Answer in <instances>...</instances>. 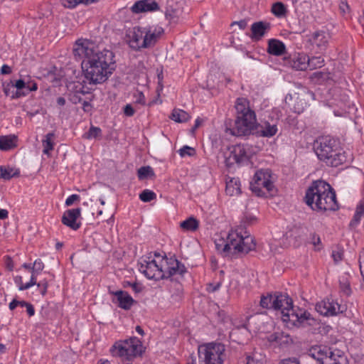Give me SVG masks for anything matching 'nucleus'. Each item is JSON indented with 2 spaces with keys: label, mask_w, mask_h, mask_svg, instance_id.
Here are the masks:
<instances>
[{
  "label": "nucleus",
  "mask_w": 364,
  "mask_h": 364,
  "mask_svg": "<svg viewBox=\"0 0 364 364\" xmlns=\"http://www.w3.org/2000/svg\"><path fill=\"white\" fill-rule=\"evenodd\" d=\"M73 53L75 56L86 59L82 63V68L89 84L105 82L116 69L114 53L107 49L100 50L88 40L77 41Z\"/></svg>",
  "instance_id": "1"
},
{
  "label": "nucleus",
  "mask_w": 364,
  "mask_h": 364,
  "mask_svg": "<svg viewBox=\"0 0 364 364\" xmlns=\"http://www.w3.org/2000/svg\"><path fill=\"white\" fill-rule=\"evenodd\" d=\"M256 222L257 218L255 215L245 213L240 225L235 231H231L228 235L227 241L222 248V253L225 257L231 259H237L255 250V238L246 230V227Z\"/></svg>",
  "instance_id": "2"
},
{
  "label": "nucleus",
  "mask_w": 364,
  "mask_h": 364,
  "mask_svg": "<svg viewBox=\"0 0 364 364\" xmlns=\"http://www.w3.org/2000/svg\"><path fill=\"white\" fill-rule=\"evenodd\" d=\"M273 309L281 310L283 321L293 326L316 328L320 326L318 319L314 318L309 311L299 307L295 309L292 299L287 293L274 292Z\"/></svg>",
  "instance_id": "3"
},
{
  "label": "nucleus",
  "mask_w": 364,
  "mask_h": 364,
  "mask_svg": "<svg viewBox=\"0 0 364 364\" xmlns=\"http://www.w3.org/2000/svg\"><path fill=\"white\" fill-rule=\"evenodd\" d=\"M304 201L317 212L335 211L339 208L333 188L322 180L312 182L306 191Z\"/></svg>",
  "instance_id": "4"
},
{
  "label": "nucleus",
  "mask_w": 364,
  "mask_h": 364,
  "mask_svg": "<svg viewBox=\"0 0 364 364\" xmlns=\"http://www.w3.org/2000/svg\"><path fill=\"white\" fill-rule=\"evenodd\" d=\"M313 148L318 159L328 166L337 167L346 161L339 140L331 136L318 137Z\"/></svg>",
  "instance_id": "5"
},
{
  "label": "nucleus",
  "mask_w": 364,
  "mask_h": 364,
  "mask_svg": "<svg viewBox=\"0 0 364 364\" xmlns=\"http://www.w3.org/2000/svg\"><path fill=\"white\" fill-rule=\"evenodd\" d=\"M145 348L141 341L135 336L116 341L110 348L114 357L120 358L126 364L132 363L135 358L142 357Z\"/></svg>",
  "instance_id": "6"
},
{
  "label": "nucleus",
  "mask_w": 364,
  "mask_h": 364,
  "mask_svg": "<svg viewBox=\"0 0 364 364\" xmlns=\"http://www.w3.org/2000/svg\"><path fill=\"white\" fill-rule=\"evenodd\" d=\"M225 346L220 343H208L198 347L201 364H223Z\"/></svg>",
  "instance_id": "7"
},
{
  "label": "nucleus",
  "mask_w": 364,
  "mask_h": 364,
  "mask_svg": "<svg viewBox=\"0 0 364 364\" xmlns=\"http://www.w3.org/2000/svg\"><path fill=\"white\" fill-rule=\"evenodd\" d=\"M256 124L255 113L252 110H247L245 113L237 115L235 122V127L230 129L232 135L241 136L252 133Z\"/></svg>",
  "instance_id": "8"
},
{
  "label": "nucleus",
  "mask_w": 364,
  "mask_h": 364,
  "mask_svg": "<svg viewBox=\"0 0 364 364\" xmlns=\"http://www.w3.org/2000/svg\"><path fill=\"white\" fill-rule=\"evenodd\" d=\"M139 269L149 279H154L155 281L164 279V272L154 259L144 260L143 262H140Z\"/></svg>",
  "instance_id": "9"
},
{
  "label": "nucleus",
  "mask_w": 364,
  "mask_h": 364,
  "mask_svg": "<svg viewBox=\"0 0 364 364\" xmlns=\"http://www.w3.org/2000/svg\"><path fill=\"white\" fill-rule=\"evenodd\" d=\"M315 309L321 315L326 316H335L339 313H343L344 311L343 307L329 299L318 302Z\"/></svg>",
  "instance_id": "10"
},
{
  "label": "nucleus",
  "mask_w": 364,
  "mask_h": 364,
  "mask_svg": "<svg viewBox=\"0 0 364 364\" xmlns=\"http://www.w3.org/2000/svg\"><path fill=\"white\" fill-rule=\"evenodd\" d=\"M164 28L161 26H148L144 27V37L141 41L143 48H149L155 46L159 39L164 33Z\"/></svg>",
  "instance_id": "11"
},
{
  "label": "nucleus",
  "mask_w": 364,
  "mask_h": 364,
  "mask_svg": "<svg viewBox=\"0 0 364 364\" xmlns=\"http://www.w3.org/2000/svg\"><path fill=\"white\" fill-rule=\"evenodd\" d=\"M272 178V171L269 169H260L257 171L250 182V189L259 197H267V193L261 189L259 183Z\"/></svg>",
  "instance_id": "12"
},
{
  "label": "nucleus",
  "mask_w": 364,
  "mask_h": 364,
  "mask_svg": "<svg viewBox=\"0 0 364 364\" xmlns=\"http://www.w3.org/2000/svg\"><path fill=\"white\" fill-rule=\"evenodd\" d=\"M330 35L324 31H316L313 33L309 42L314 48H316V52L318 53H324L328 46V41Z\"/></svg>",
  "instance_id": "13"
},
{
  "label": "nucleus",
  "mask_w": 364,
  "mask_h": 364,
  "mask_svg": "<svg viewBox=\"0 0 364 364\" xmlns=\"http://www.w3.org/2000/svg\"><path fill=\"white\" fill-rule=\"evenodd\" d=\"M144 28L140 26H134L132 29L127 31L126 36L127 42L131 48L134 50H140L143 48L141 41L144 37Z\"/></svg>",
  "instance_id": "14"
},
{
  "label": "nucleus",
  "mask_w": 364,
  "mask_h": 364,
  "mask_svg": "<svg viewBox=\"0 0 364 364\" xmlns=\"http://www.w3.org/2000/svg\"><path fill=\"white\" fill-rule=\"evenodd\" d=\"M249 157L247 154L246 149L243 145L237 144L232 146L230 150L229 156L226 157L225 163L228 166L236 163L242 164L247 162Z\"/></svg>",
  "instance_id": "15"
},
{
  "label": "nucleus",
  "mask_w": 364,
  "mask_h": 364,
  "mask_svg": "<svg viewBox=\"0 0 364 364\" xmlns=\"http://www.w3.org/2000/svg\"><path fill=\"white\" fill-rule=\"evenodd\" d=\"M164 258L166 259L168 267L164 272V279L170 278L171 277L179 274L181 276H183V274L187 272V269L185 265L178 261L175 257L167 258L165 255Z\"/></svg>",
  "instance_id": "16"
},
{
  "label": "nucleus",
  "mask_w": 364,
  "mask_h": 364,
  "mask_svg": "<svg viewBox=\"0 0 364 364\" xmlns=\"http://www.w3.org/2000/svg\"><path fill=\"white\" fill-rule=\"evenodd\" d=\"M333 352V350L326 346L316 345L309 349L308 354L316 360L319 364H321V363H326L329 359V355H331Z\"/></svg>",
  "instance_id": "17"
},
{
  "label": "nucleus",
  "mask_w": 364,
  "mask_h": 364,
  "mask_svg": "<svg viewBox=\"0 0 364 364\" xmlns=\"http://www.w3.org/2000/svg\"><path fill=\"white\" fill-rule=\"evenodd\" d=\"M80 208L65 211L61 219L62 223L73 230H77L80 227V223L77 222V219L80 216Z\"/></svg>",
  "instance_id": "18"
},
{
  "label": "nucleus",
  "mask_w": 364,
  "mask_h": 364,
  "mask_svg": "<svg viewBox=\"0 0 364 364\" xmlns=\"http://www.w3.org/2000/svg\"><path fill=\"white\" fill-rule=\"evenodd\" d=\"M271 29V23L267 21H257L251 26L250 37L253 41H260Z\"/></svg>",
  "instance_id": "19"
},
{
  "label": "nucleus",
  "mask_w": 364,
  "mask_h": 364,
  "mask_svg": "<svg viewBox=\"0 0 364 364\" xmlns=\"http://www.w3.org/2000/svg\"><path fill=\"white\" fill-rule=\"evenodd\" d=\"M109 293L115 296V300L113 299V302L117 303V306L124 310H129L136 303L135 300L125 291L119 290L109 291Z\"/></svg>",
  "instance_id": "20"
},
{
  "label": "nucleus",
  "mask_w": 364,
  "mask_h": 364,
  "mask_svg": "<svg viewBox=\"0 0 364 364\" xmlns=\"http://www.w3.org/2000/svg\"><path fill=\"white\" fill-rule=\"evenodd\" d=\"M309 56L305 53H294L287 59L289 67L296 70H305L308 68Z\"/></svg>",
  "instance_id": "21"
},
{
  "label": "nucleus",
  "mask_w": 364,
  "mask_h": 364,
  "mask_svg": "<svg viewBox=\"0 0 364 364\" xmlns=\"http://www.w3.org/2000/svg\"><path fill=\"white\" fill-rule=\"evenodd\" d=\"M134 14H140L142 12L155 11L159 10L158 3L152 0H140L134 3L131 8Z\"/></svg>",
  "instance_id": "22"
},
{
  "label": "nucleus",
  "mask_w": 364,
  "mask_h": 364,
  "mask_svg": "<svg viewBox=\"0 0 364 364\" xmlns=\"http://www.w3.org/2000/svg\"><path fill=\"white\" fill-rule=\"evenodd\" d=\"M268 53L275 56H281L286 53V46L283 42L279 40L272 38L268 41L267 49Z\"/></svg>",
  "instance_id": "23"
},
{
  "label": "nucleus",
  "mask_w": 364,
  "mask_h": 364,
  "mask_svg": "<svg viewBox=\"0 0 364 364\" xmlns=\"http://www.w3.org/2000/svg\"><path fill=\"white\" fill-rule=\"evenodd\" d=\"M18 138L14 134L0 136V150L9 151L17 146Z\"/></svg>",
  "instance_id": "24"
},
{
  "label": "nucleus",
  "mask_w": 364,
  "mask_h": 364,
  "mask_svg": "<svg viewBox=\"0 0 364 364\" xmlns=\"http://www.w3.org/2000/svg\"><path fill=\"white\" fill-rule=\"evenodd\" d=\"M268 341L270 343H277L279 346H286L292 343L290 336L281 331L274 332L269 335Z\"/></svg>",
  "instance_id": "25"
},
{
  "label": "nucleus",
  "mask_w": 364,
  "mask_h": 364,
  "mask_svg": "<svg viewBox=\"0 0 364 364\" xmlns=\"http://www.w3.org/2000/svg\"><path fill=\"white\" fill-rule=\"evenodd\" d=\"M321 364H348V360L343 352L335 349L326 363Z\"/></svg>",
  "instance_id": "26"
},
{
  "label": "nucleus",
  "mask_w": 364,
  "mask_h": 364,
  "mask_svg": "<svg viewBox=\"0 0 364 364\" xmlns=\"http://www.w3.org/2000/svg\"><path fill=\"white\" fill-rule=\"evenodd\" d=\"M13 85L15 87V92L13 93L14 95V96H13V99H18L27 95V82L23 80H17L15 82H13Z\"/></svg>",
  "instance_id": "27"
},
{
  "label": "nucleus",
  "mask_w": 364,
  "mask_h": 364,
  "mask_svg": "<svg viewBox=\"0 0 364 364\" xmlns=\"http://www.w3.org/2000/svg\"><path fill=\"white\" fill-rule=\"evenodd\" d=\"M180 227L185 231L194 232L198 229L199 221L196 218L191 216L182 221Z\"/></svg>",
  "instance_id": "28"
},
{
  "label": "nucleus",
  "mask_w": 364,
  "mask_h": 364,
  "mask_svg": "<svg viewBox=\"0 0 364 364\" xmlns=\"http://www.w3.org/2000/svg\"><path fill=\"white\" fill-rule=\"evenodd\" d=\"M170 118L176 122L183 123L187 122L191 118V116L183 109H174Z\"/></svg>",
  "instance_id": "29"
},
{
  "label": "nucleus",
  "mask_w": 364,
  "mask_h": 364,
  "mask_svg": "<svg viewBox=\"0 0 364 364\" xmlns=\"http://www.w3.org/2000/svg\"><path fill=\"white\" fill-rule=\"evenodd\" d=\"M20 171L11 167L0 166V178L10 180L13 177L18 176Z\"/></svg>",
  "instance_id": "30"
},
{
  "label": "nucleus",
  "mask_w": 364,
  "mask_h": 364,
  "mask_svg": "<svg viewBox=\"0 0 364 364\" xmlns=\"http://www.w3.org/2000/svg\"><path fill=\"white\" fill-rule=\"evenodd\" d=\"M271 11L276 17L282 18L286 16L288 10L284 4L278 1L272 4Z\"/></svg>",
  "instance_id": "31"
},
{
  "label": "nucleus",
  "mask_w": 364,
  "mask_h": 364,
  "mask_svg": "<svg viewBox=\"0 0 364 364\" xmlns=\"http://www.w3.org/2000/svg\"><path fill=\"white\" fill-rule=\"evenodd\" d=\"M181 13V12L178 7H174L173 5L168 4L166 9L165 16L167 19L176 22Z\"/></svg>",
  "instance_id": "32"
},
{
  "label": "nucleus",
  "mask_w": 364,
  "mask_h": 364,
  "mask_svg": "<svg viewBox=\"0 0 364 364\" xmlns=\"http://www.w3.org/2000/svg\"><path fill=\"white\" fill-rule=\"evenodd\" d=\"M274 292L267 293V295H262L259 306L263 309H273Z\"/></svg>",
  "instance_id": "33"
},
{
  "label": "nucleus",
  "mask_w": 364,
  "mask_h": 364,
  "mask_svg": "<svg viewBox=\"0 0 364 364\" xmlns=\"http://www.w3.org/2000/svg\"><path fill=\"white\" fill-rule=\"evenodd\" d=\"M137 176L139 180L152 178L155 177L153 168L149 166H141L137 171Z\"/></svg>",
  "instance_id": "34"
},
{
  "label": "nucleus",
  "mask_w": 364,
  "mask_h": 364,
  "mask_svg": "<svg viewBox=\"0 0 364 364\" xmlns=\"http://www.w3.org/2000/svg\"><path fill=\"white\" fill-rule=\"evenodd\" d=\"M54 137L55 134L53 132H50L46 135V139L42 141L43 146V154H48L49 152L53 149L54 143L53 142V139Z\"/></svg>",
  "instance_id": "35"
},
{
  "label": "nucleus",
  "mask_w": 364,
  "mask_h": 364,
  "mask_svg": "<svg viewBox=\"0 0 364 364\" xmlns=\"http://www.w3.org/2000/svg\"><path fill=\"white\" fill-rule=\"evenodd\" d=\"M277 132V127L276 124H271L268 122H265L262 127V136L265 137H271L276 134Z\"/></svg>",
  "instance_id": "36"
},
{
  "label": "nucleus",
  "mask_w": 364,
  "mask_h": 364,
  "mask_svg": "<svg viewBox=\"0 0 364 364\" xmlns=\"http://www.w3.org/2000/svg\"><path fill=\"white\" fill-rule=\"evenodd\" d=\"M308 68L311 70L316 69L317 68H321L323 65L324 60L321 56H312L310 58L309 56Z\"/></svg>",
  "instance_id": "37"
},
{
  "label": "nucleus",
  "mask_w": 364,
  "mask_h": 364,
  "mask_svg": "<svg viewBox=\"0 0 364 364\" xmlns=\"http://www.w3.org/2000/svg\"><path fill=\"white\" fill-rule=\"evenodd\" d=\"M102 136V129L100 127L92 125L88 132L84 134V137L87 139H97Z\"/></svg>",
  "instance_id": "38"
},
{
  "label": "nucleus",
  "mask_w": 364,
  "mask_h": 364,
  "mask_svg": "<svg viewBox=\"0 0 364 364\" xmlns=\"http://www.w3.org/2000/svg\"><path fill=\"white\" fill-rule=\"evenodd\" d=\"M364 215L363 208H359L357 206L355 213L353 215V218L350 222L349 227L350 228H355L359 223L361 219V217Z\"/></svg>",
  "instance_id": "39"
},
{
  "label": "nucleus",
  "mask_w": 364,
  "mask_h": 364,
  "mask_svg": "<svg viewBox=\"0 0 364 364\" xmlns=\"http://www.w3.org/2000/svg\"><path fill=\"white\" fill-rule=\"evenodd\" d=\"M139 198L141 201L148 203L156 198V194L149 189L144 190L139 194Z\"/></svg>",
  "instance_id": "40"
},
{
  "label": "nucleus",
  "mask_w": 364,
  "mask_h": 364,
  "mask_svg": "<svg viewBox=\"0 0 364 364\" xmlns=\"http://www.w3.org/2000/svg\"><path fill=\"white\" fill-rule=\"evenodd\" d=\"M235 108L237 115H241L246 112L247 110H251L249 107H246V100L243 98H238L236 102Z\"/></svg>",
  "instance_id": "41"
},
{
  "label": "nucleus",
  "mask_w": 364,
  "mask_h": 364,
  "mask_svg": "<svg viewBox=\"0 0 364 364\" xmlns=\"http://www.w3.org/2000/svg\"><path fill=\"white\" fill-rule=\"evenodd\" d=\"M178 153L181 157H185L186 156H193L196 155V151L194 148L186 145L178 150Z\"/></svg>",
  "instance_id": "42"
},
{
  "label": "nucleus",
  "mask_w": 364,
  "mask_h": 364,
  "mask_svg": "<svg viewBox=\"0 0 364 364\" xmlns=\"http://www.w3.org/2000/svg\"><path fill=\"white\" fill-rule=\"evenodd\" d=\"M340 288L346 295L349 296L351 294L350 283L348 282L347 278L343 277L340 280Z\"/></svg>",
  "instance_id": "43"
},
{
  "label": "nucleus",
  "mask_w": 364,
  "mask_h": 364,
  "mask_svg": "<svg viewBox=\"0 0 364 364\" xmlns=\"http://www.w3.org/2000/svg\"><path fill=\"white\" fill-rule=\"evenodd\" d=\"M3 90L6 96H10L11 99H13V96H14L13 93L15 92V87H14L13 81H10V82L6 84L4 83Z\"/></svg>",
  "instance_id": "44"
},
{
  "label": "nucleus",
  "mask_w": 364,
  "mask_h": 364,
  "mask_svg": "<svg viewBox=\"0 0 364 364\" xmlns=\"http://www.w3.org/2000/svg\"><path fill=\"white\" fill-rule=\"evenodd\" d=\"M86 92H85L82 88H80L79 90H77L75 93L70 95L69 100L70 102L73 104H77L81 102L82 97H80V94L85 95Z\"/></svg>",
  "instance_id": "45"
},
{
  "label": "nucleus",
  "mask_w": 364,
  "mask_h": 364,
  "mask_svg": "<svg viewBox=\"0 0 364 364\" xmlns=\"http://www.w3.org/2000/svg\"><path fill=\"white\" fill-rule=\"evenodd\" d=\"M259 186L261 187L262 190H263V188H265V190H266L265 192L267 193L272 191L274 188L272 178H270L266 181H263V182H261L259 183Z\"/></svg>",
  "instance_id": "46"
},
{
  "label": "nucleus",
  "mask_w": 364,
  "mask_h": 364,
  "mask_svg": "<svg viewBox=\"0 0 364 364\" xmlns=\"http://www.w3.org/2000/svg\"><path fill=\"white\" fill-rule=\"evenodd\" d=\"M63 6L69 9L75 8L79 4H83V0H60Z\"/></svg>",
  "instance_id": "47"
},
{
  "label": "nucleus",
  "mask_w": 364,
  "mask_h": 364,
  "mask_svg": "<svg viewBox=\"0 0 364 364\" xmlns=\"http://www.w3.org/2000/svg\"><path fill=\"white\" fill-rule=\"evenodd\" d=\"M235 188H232V185L230 183H227L226 186V192L227 193L230 194V196L234 195L235 193L237 195H239L241 193V190L240 188V184H237V182H235Z\"/></svg>",
  "instance_id": "48"
},
{
  "label": "nucleus",
  "mask_w": 364,
  "mask_h": 364,
  "mask_svg": "<svg viewBox=\"0 0 364 364\" xmlns=\"http://www.w3.org/2000/svg\"><path fill=\"white\" fill-rule=\"evenodd\" d=\"M44 268V264L41 261V259H38L35 260L32 266V272H36V274H39Z\"/></svg>",
  "instance_id": "49"
},
{
  "label": "nucleus",
  "mask_w": 364,
  "mask_h": 364,
  "mask_svg": "<svg viewBox=\"0 0 364 364\" xmlns=\"http://www.w3.org/2000/svg\"><path fill=\"white\" fill-rule=\"evenodd\" d=\"M311 78L318 83H321L326 79V74L322 72H315L312 74Z\"/></svg>",
  "instance_id": "50"
},
{
  "label": "nucleus",
  "mask_w": 364,
  "mask_h": 364,
  "mask_svg": "<svg viewBox=\"0 0 364 364\" xmlns=\"http://www.w3.org/2000/svg\"><path fill=\"white\" fill-rule=\"evenodd\" d=\"M310 243L316 247L317 245H321V238L315 232L311 233L309 237Z\"/></svg>",
  "instance_id": "51"
},
{
  "label": "nucleus",
  "mask_w": 364,
  "mask_h": 364,
  "mask_svg": "<svg viewBox=\"0 0 364 364\" xmlns=\"http://www.w3.org/2000/svg\"><path fill=\"white\" fill-rule=\"evenodd\" d=\"M36 285L39 287L40 292L42 296H45L47 293V289H48V282L46 280L41 281L40 282L37 283Z\"/></svg>",
  "instance_id": "52"
},
{
  "label": "nucleus",
  "mask_w": 364,
  "mask_h": 364,
  "mask_svg": "<svg viewBox=\"0 0 364 364\" xmlns=\"http://www.w3.org/2000/svg\"><path fill=\"white\" fill-rule=\"evenodd\" d=\"M255 317L253 316H250L247 317V321L245 323H242L241 326H239L237 328H244L247 330H250L249 328L252 327V324L253 321H255Z\"/></svg>",
  "instance_id": "53"
},
{
  "label": "nucleus",
  "mask_w": 364,
  "mask_h": 364,
  "mask_svg": "<svg viewBox=\"0 0 364 364\" xmlns=\"http://www.w3.org/2000/svg\"><path fill=\"white\" fill-rule=\"evenodd\" d=\"M31 272V279L28 282L25 284V287H23L24 288L25 287L31 288V287H33L37 284L36 275H38V274H36V272Z\"/></svg>",
  "instance_id": "54"
},
{
  "label": "nucleus",
  "mask_w": 364,
  "mask_h": 364,
  "mask_svg": "<svg viewBox=\"0 0 364 364\" xmlns=\"http://www.w3.org/2000/svg\"><path fill=\"white\" fill-rule=\"evenodd\" d=\"M80 200V196L77 194H73L70 196L65 200V205L70 206L72 205L75 201Z\"/></svg>",
  "instance_id": "55"
},
{
  "label": "nucleus",
  "mask_w": 364,
  "mask_h": 364,
  "mask_svg": "<svg viewBox=\"0 0 364 364\" xmlns=\"http://www.w3.org/2000/svg\"><path fill=\"white\" fill-rule=\"evenodd\" d=\"M124 113L127 117H132L135 113V110L130 104H127L124 107Z\"/></svg>",
  "instance_id": "56"
},
{
  "label": "nucleus",
  "mask_w": 364,
  "mask_h": 364,
  "mask_svg": "<svg viewBox=\"0 0 364 364\" xmlns=\"http://www.w3.org/2000/svg\"><path fill=\"white\" fill-rule=\"evenodd\" d=\"M220 286H221V282H218L216 284L210 283L208 284L206 289L208 292L213 293V292L218 291L220 289Z\"/></svg>",
  "instance_id": "57"
},
{
  "label": "nucleus",
  "mask_w": 364,
  "mask_h": 364,
  "mask_svg": "<svg viewBox=\"0 0 364 364\" xmlns=\"http://www.w3.org/2000/svg\"><path fill=\"white\" fill-rule=\"evenodd\" d=\"M14 279V282L18 286V289L20 291H23V290L28 289V288L23 287H25V284L23 283L21 276H16Z\"/></svg>",
  "instance_id": "58"
},
{
  "label": "nucleus",
  "mask_w": 364,
  "mask_h": 364,
  "mask_svg": "<svg viewBox=\"0 0 364 364\" xmlns=\"http://www.w3.org/2000/svg\"><path fill=\"white\" fill-rule=\"evenodd\" d=\"M279 364H300V362L296 358H289L282 360Z\"/></svg>",
  "instance_id": "59"
},
{
  "label": "nucleus",
  "mask_w": 364,
  "mask_h": 364,
  "mask_svg": "<svg viewBox=\"0 0 364 364\" xmlns=\"http://www.w3.org/2000/svg\"><path fill=\"white\" fill-rule=\"evenodd\" d=\"M37 89H38V85H37L36 82H27V90H26L27 95L29 94L30 92L36 91V90H37Z\"/></svg>",
  "instance_id": "60"
},
{
  "label": "nucleus",
  "mask_w": 364,
  "mask_h": 364,
  "mask_svg": "<svg viewBox=\"0 0 364 364\" xmlns=\"http://www.w3.org/2000/svg\"><path fill=\"white\" fill-rule=\"evenodd\" d=\"M234 25H237L240 29L244 30L247 26V21L245 19L234 21L231 23V26H232Z\"/></svg>",
  "instance_id": "61"
},
{
  "label": "nucleus",
  "mask_w": 364,
  "mask_h": 364,
  "mask_svg": "<svg viewBox=\"0 0 364 364\" xmlns=\"http://www.w3.org/2000/svg\"><path fill=\"white\" fill-rule=\"evenodd\" d=\"M136 97V103L140 105H145V97L141 92H139Z\"/></svg>",
  "instance_id": "62"
},
{
  "label": "nucleus",
  "mask_w": 364,
  "mask_h": 364,
  "mask_svg": "<svg viewBox=\"0 0 364 364\" xmlns=\"http://www.w3.org/2000/svg\"><path fill=\"white\" fill-rule=\"evenodd\" d=\"M132 289L135 293H140L142 291L144 287L139 283H134L132 284Z\"/></svg>",
  "instance_id": "63"
},
{
  "label": "nucleus",
  "mask_w": 364,
  "mask_h": 364,
  "mask_svg": "<svg viewBox=\"0 0 364 364\" xmlns=\"http://www.w3.org/2000/svg\"><path fill=\"white\" fill-rule=\"evenodd\" d=\"M11 73V68L10 66H9L8 65H3L1 68V73L2 75H8V74H10Z\"/></svg>",
  "instance_id": "64"
}]
</instances>
